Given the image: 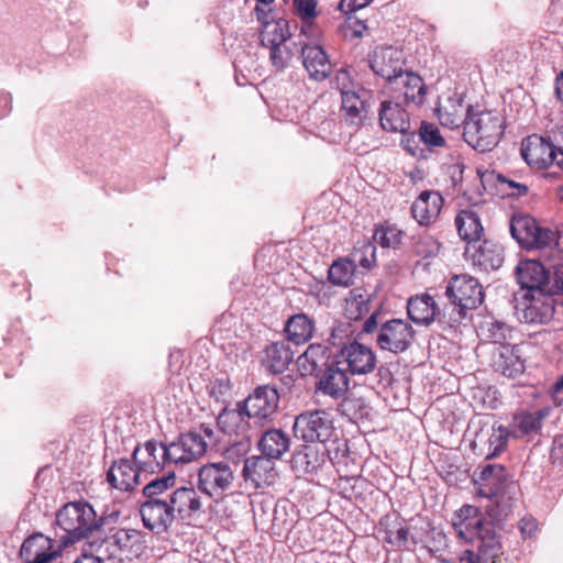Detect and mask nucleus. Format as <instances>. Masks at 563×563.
<instances>
[{
  "instance_id": "nucleus-1",
  "label": "nucleus",
  "mask_w": 563,
  "mask_h": 563,
  "mask_svg": "<svg viewBox=\"0 0 563 563\" xmlns=\"http://www.w3.org/2000/svg\"><path fill=\"white\" fill-rule=\"evenodd\" d=\"M118 517L117 512L97 517L92 506L87 501L66 504L56 515L57 525L67 533L63 542L75 543L85 539L111 522Z\"/></svg>"
},
{
  "instance_id": "nucleus-2",
  "label": "nucleus",
  "mask_w": 563,
  "mask_h": 563,
  "mask_svg": "<svg viewBox=\"0 0 563 563\" xmlns=\"http://www.w3.org/2000/svg\"><path fill=\"white\" fill-rule=\"evenodd\" d=\"M445 296L449 303L443 308V317H448L450 327L459 324L467 310L476 309L484 301L482 285L467 274L453 276L445 287Z\"/></svg>"
},
{
  "instance_id": "nucleus-3",
  "label": "nucleus",
  "mask_w": 563,
  "mask_h": 563,
  "mask_svg": "<svg viewBox=\"0 0 563 563\" xmlns=\"http://www.w3.org/2000/svg\"><path fill=\"white\" fill-rule=\"evenodd\" d=\"M504 132V120L492 110H477L468 106V120L465 122L463 137L465 142L479 152L494 148Z\"/></svg>"
},
{
  "instance_id": "nucleus-4",
  "label": "nucleus",
  "mask_w": 563,
  "mask_h": 563,
  "mask_svg": "<svg viewBox=\"0 0 563 563\" xmlns=\"http://www.w3.org/2000/svg\"><path fill=\"white\" fill-rule=\"evenodd\" d=\"M247 419L246 411L240 407V402L236 404L234 409L224 408L217 418V426L225 434H235L240 437L235 443H233L227 450V456L240 454L245 455L251 448V438L254 435L250 431V421Z\"/></svg>"
},
{
  "instance_id": "nucleus-5",
  "label": "nucleus",
  "mask_w": 563,
  "mask_h": 563,
  "mask_svg": "<svg viewBox=\"0 0 563 563\" xmlns=\"http://www.w3.org/2000/svg\"><path fill=\"white\" fill-rule=\"evenodd\" d=\"M144 550L141 532L134 529H119L107 536L99 552L108 560L119 563L139 558Z\"/></svg>"
},
{
  "instance_id": "nucleus-6",
  "label": "nucleus",
  "mask_w": 563,
  "mask_h": 563,
  "mask_svg": "<svg viewBox=\"0 0 563 563\" xmlns=\"http://www.w3.org/2000/svg\"><path fill=\"white\" fill-rule=\"evenodd\" d=\"M235 471L225 461L210 462L198 471L197 487L210 498H222L233 487Z\"/></svg>"
},
{
  "instance_id": "nucleus-7",
  "label": "nucleus",
  "mask_w": 563,
  "mask_h": 563,
  "mask_svg": "<svg viewBox=\"0 0 563 563\" xmlns=\"http://www.w3.org/2000/svg\"><path fill=\"white\" fill-rule=\"evenodd\" d=\"M294 433L307 443H325L334 433L333 419L325 410L301 412L295 419Z\"/></svg>"
},
{
  "instance_id": "nucleus-8",
  "label": "nucleus",
  "mask_w": 563,
  "mask_h": 563,
  "mask_svg": "<svg viewBox=\"0 0 563 563\" xmlns=\"http://www.w3.org/2000/svg\"><path fill=\"white\" fill-rule=\"evenodd\" d=\"M511 236L521 247L545 249L553 239V231L542 227L527 213H516L510 220Z\"/></svg>"
},
{
  "instance_id": "nucleus-9",
  "label": "nucleus",
  "mask_w": 563,
  "mask_h": 563,
  "mask_svg": "<svg viewBox=\"0 0 563 563\" xmlns=\"http://www.w3.org/2000/svg\"><path fill=\"white\" fill-rule=\"evenodd\" d=\"M415 338L416 331L409 322L394 318L379 325L375 342L382 351L400 354L410 349Z\"/></svg>"
},
{
  "instance_id": "nucleus-10",
  "label": "nucleus",
  "mask_w": 563,
  "mask_h": 563,
  "mask_svg": "<svg viewBox=\"0 0 563 563\" xmlns=\"http://www.w3.org/2000/svg\"><path fill=\"white\" fill-rule=\"evenodd\" d=\"M453 529L456 536L466 542L482 539L486 529L493 532V536H501L496 525L490 519L482 517L479 509L472 505H464L456 511Z\"/></svg>"
},
{
  "instance_id": "nucleus-11",
  "label": "nucleus",
  "mask_w": 563,
  "mask_h": 563,
  "mask_svg": "<svg viewBox=\"0 0 563 563\" xmlns=\"http://www.w3.org/2000/svg\"><path fill=\"white\" fill-rule=\"evenodd\" d=\"M208 449V443L197 431L183 433L167 446L162 448V457L174 464H187L202 457Z\"/></svg>"
},
{
  "instance_id": "nucleus-12",
  "label": "nucleus",
  "mask_w": 563,
  "mask_h": 563,
  "mask_svg": "<svg viewBox=\"0 0 563 563\" xmlns=\"http://www.w3.org/2000/svg\"><path fill=\"white\" fill-rule=\"evenodd\" d=\"M368 65L389 86L401 79V74L406 70L402 53L391 46L375 48L369 55Z\"/></svg>"
},
{
  "instance_id": "nucleus-13",
  "label": "nucleus",
  "mask_w": 563,
  "mask_h": 563,
  "mask_svg": "<svg viewBox=\"0 0 563 563\" xmlns=\"http://www.w3.org/2000/svg\"><path fill=\"white\" fill-rule=\"evenodd\" d=\"M140 515L143 526L155 534L167 532L176 520L168 499L146 498Z\"/></svg>"
},
{
  "instance_id": "nucleus-14",
  "label": "nucleus",
  "mask_w": 563,
  "mask_h": 563,
  "mask_svg": "<svg viewBox=\"0 0 563 563\" xmlns=\"http://www.w3.org/2000/svg\"><path fill=\"white\" fill-rule=\"evenodd\" d=\"M554 142L533 134L522 140L521 156L533 168L542 169L555 164L559 167V155Z\"/></svg>"
},
{
  "instance_id": "nucleus-15",
  "label": "nucleus",
  "mask_w": 563,
  "mask_h": 563,
  "mask_svg": "<svg viewBox=\"0 0 563 563\" xmlns=\"http://www.w3.org/2000/svg\"><path fill=\"white\" fill-rule=\"evenodd\" d=\"M279 394L275 386H257L249 397L240 401V407L246 411L247 419H267L278 408Z\"/></svg>"
},
{
  "instance_id": "nucleus-16",
  "label": "nucleus",
  "mask_w": 563,
  "mask_h": 563,
  "mask_svg": "<svg viewBox=\"0 0 563 563\" xmlns=\"http://www.w3.org/2000/svg\"><path fill=\"white\" fill-rule=\"evenodd\" d=\"M550 271L538 260L520 261L516 268V278L523 294L549 292Z\"/></svg>"
},
{
  "instance_id": "nucleus-17",
  "label": "nucleus",
  "mask_w": 563,
  "mask_h": 563,
  "mask_svg": "<svg viewBox=\"0 0 563 563\" xmlns=\"http://www.w3.org/2000/svg\"><path fill=\"white\" fill-rule=\"evenodd\" d=\"M483 533L482 539H475L476 551L464 550L457 563H501L504 556L501 536H493V532L487 529Z\"/></svg>"
},
{
  "instance_id": "nucleus-18",
  "label": "nucleus",
  "mask_w": 563,
  "mask_h": 563,
  "mask_svg": "<svg viewBox=\"0 0 563 563\" xmlns=\"http://www.w3.org/2000/svg\"><path fill=\"white\" fill-rule=\"evenodd\" d=\"M490 366L508 378H515L525 371L522 347L518 344H500L490 349Z\"/></svg>"
},
{
  "instance_id": "nucleus-19",
  "label": "nucleus",
  "mask_w": 563,
  "mask_h": 563,
  "mask_svg": "<svg viewBox=\"0 0 563 563\" xmlns=\"http://www.w3.org/2000/svg\"><path fill=\"white\" fill-rule=\"evenodd\" d=\"M525 302L521 319L527 323L545 324L552 320L555 311V299L550 292L522 294Z\"/></svg>"
},
{
  "instance_id": "nucleus-20",
  "label": "nucleus",
  "mask_w": 563,
  "mask_h": 563,
  "mask_svg": "<svg viewBox=\"0 0 563 563\" xmlns=\"http://www.w3.org/2000/svg\"><path fill=\"white\" fill-rule=\"evenodd\" d=\"M294 46H299V52L302 59V65L308 71L310 78L322 81L331 74L332 65L329 60L328 54L319 45H310L302 41L294 42Z\"/></svg>"
},
{
  "instance_id": "nucleus-21",
  "label": "nucleus",
  "mask_w": 563,
  "mask_h": 563,
  "mask_svg": "<svg viewBox=\"0 0 563 563\" xmlns=\"http://www.w3.org/2000/svg\"><path fill=\"white\" fill-rule=\"evenodd\" d=\"M407 313L409 319L418 325L429 327L435 320L448 324V317H443V309L441 310L433 297L428 294L410 298L407 303Z\"/></svg>"
},
{
  "instance_id": "nucleus-22",
  "label": "nucleus",
  "mask_w": 563,
  "mask_h": 563,
  "mask_svg": "<svg viewBox=\"0 0 563 563\" xmlns=\"http://www.w3.org/2000/svg\"><path fill=\"white\" fill-rule=\"evenodd\" d=\"M368 91L364 88H357L356 91L345 92L341 97V115L344 122L355 129L363 125L369 111L367 99Z\"/></svg>"
},
{
  "instance_id": "nucleus-23",
  "label": "nucleus",
  "mask_w": 563,
  "mask_h": 563,
  "mask_svg": "<svg viewBox=\"0 0 563 563\" xmlns=\"http://www.w3.org/2000/svg\"><path fill=\"white\" fill-rule=\"evenodd\" d=\"M53 544L54 540L43 533H33L23 541L20 556L24 563H49L58 555Z\"/></svg>"
},
{
  "instance_id": "nucleus-24",
  "label": "nucleus",
  "mask_w": 563,
  "mask_h": 563,
  "mask_svg": "<svg viewBox=\"0 0 563 563\" xmlns=\"http://www.w3.org/2000/svg\"><path fill=\"white\" fill-rule=\"evenodd\" d=\"M318 375L316 384L317 393L329 396L332 399L343 398L349 390V377L338 363H331Z\"/></svg>"
},
{
  "instance_id": "nucleus-25",
  "label": "nucleus",
  "mask_w": 563,
  "mask_h": 563,
  "mask_svg": "<svg viewBox=\"0 0 563 563\" xmlns=\"http://www.w3.org/2000/svg\"><path fill=\"white\" fill-rule=\"evenodd\" d=\"M170 503L175 519L181 521L195 518L201 510L202 503L198 492L194 487H179L169 493Z\"/></svg>"
},
{
  "instance_id": "nucleus-26",
  "label": "nucleus",
  "mask_w": 563,
  "mask_h": 563,
  "mask_svg": "<svg viewBox=\"0 0 563 563\" xmlns=\"http://www.w3.org/2000/svg\"><path fill=\"white\" fill-rule=\"evenodd\" d=\"M472 250L473 265L481 271H497L504 263V249L496 242L484 240L477 244L468 245L466 253H471Z\"/></svg>"
},
{
  "instance_id": "nucleus-27",
  "label": "nucleus",
  "mask_w": 563,
  "mask_h": 563,
  "mask_svg": "<svg viewBox=\"0 0 563 563\" xmlns=\"http://www.w3.org/2000/svg\"><path fill=\"white\" fill-rule=\"evenodd\" d=\"M256 18L263 24L261 32V43L263 46L272 47L290 40V23L285 19H278L276 21H268L271 14H267L265 9L260 5L254 8Z\"/></svg>"
},
{
  "instance_id": "nucleus-28",
  "label": "nucleus",
  "mask_w": 563,
  "mask_h": 563,
  "mask_svg": "<svg viewBox=\"0 0 563 563\" xmlns=\"http://www.w3.org/2000/svg\"><path fill=\"white\" fill-rule=\"evenodd\" d=\"M342 355L352 375H365L376 367V355L369 346L356 341L342 349Z\"/></svg>"
},
{
  "instance_id": "nucleus-29",
  "label": "nucleus",
  "mask_w": 563,
  "mask_h": 563,
  "mask_svg": "<svg viewBox=\"0 0 563 563\" xmlns=\"http://www.w3.org/2000/svg\"><path fill=\"white\" fill-rule=\"evenodd\" d=\"M272 459L251 456L244 460L242 476L251 482L255 488L272 485L275 482L276 471Z\"/></svg>"
},
{
  "instance_id": "nucleus-30",
  "label": "nucleus",
  "mask_w": 563,
  "mask_h": 563,
  "mask_svg": "<svg viewBox=\"0 0 563 563\" xmlns=\"http://www.w3.org/2000/svg\"><path fill=\"white\" fill-rule=\"evenodd\" d=\"M142 472L133 461L121 459L110 466L107 473L108 483L115 489L122 492L133 490L139 484Z\"/></svg>"
},
{
  "instance_id": "nucleus-31",
  "label": "nucleus",
  "mask_w": 563,
  "mask_h": 563,
  "mask_svg": "<svg viewBox=\"0 0 563 563\" xmlns=\"http://www.w3.org/2000/svg\"><path fill=\"white\" fill-rule=\"evenodd\" d=\"M165 446L155 440H148L133 450L132 460L142 473L153 474L163 468L169 460L162 457V448Z\"/></svg>"
},
{
  "instance_id": "nucleus-32",
  "label": "nucleus",
  "mask_w": 563,
  "mask_h": 563,
  "mask_svg": "<svg viewBox=\"0 0 563 563\" xmlns=\"http://www.w3.org/2000/svg\"><path fill=\"white\" fill-rule=\"evenodd\" d=\"M550 407L529 412L521 411L512 417L510 429L514 438H533L540 433L543 420L550 416Z\"/></svg>"
},
{
  "instance_id": "nucleus-33",
  "label": "nucleus",
  "mask_w": 563,
  "mask_h": 563,
  "mask_svg": "<svg viewBox=\"0 0 563 563\" xmlns=\"http://www.w3.org/2000/svg\"><path fill=\"white\" fill-rule=\"evenodd\" d=\"M255 435L258 438L257 448L265 457L279 460L290 449V437L282 429L269 428Z\"/></svg>"
},
{
  "instance_id": "nucleus-34",
  "label": "nucleus",
  "mask_w": 563,
  "mask_h": 563,
  "mask_svg": "<svg viewBox=\"0 0 563 563\" xmlns=\"http://www.w3.org/2000/svg\"><path fill=\"white\" fill-rule=\"evenodd\" d=\"M479 468V482L485 495L488 497L504 495L511 483L506 467L501 464H486Z\"/></svg>"
},
{
  "instance_id": "nucleus-35",
  "label": "nucleus",
  "mask_w": 563,
  "mask_h": 563,
  "mask_svg": "<svg viewBox=\"0 0 563 563\" xmlns=\"http://www.w3.org/2000/svg\"><path fill=\"white\" fill-rule=\"evenodd\" d=\"M443 206V198L438 191H422L411 206V214L420 225L433 222Z\"/></svg>"
},
{
  "instance_id": "nucleus-36",
  "label": "nucleus",
  "mask_w": 563,
  "mask_h": 563,
  "mask_svg": "<svg viewBox=\"0 0 563 563\" xmlns=\"http://www.w3.org/2000/svg\"><path fill=\"white\" fill-rule=\"evenodd\" d=\"M379 123L383 130L404 133L410 129L408 113L399 102L383 100L378 110Z\"/></svg>"
},
{
  "instance_id": "nucleus-37",
  "label": "nucleus",
  "mask_w": 563,
  "mask_h": 563,
  "mask_svg": "<svg viewBox=\"0 0 563 563\" xmlns=\"http://www.w3.org/2000/svg\"><path fill=\"white\" fill-rule=\"evenodd\" d=\"M390 88L399 91L406 103L416 106L423 103L427 93L423 79L418 74L407 69L401 74V79L390 85Z\"/></svg>"
},
{
  "instance_id": "nucleus-38",
  "label": "nucleus",
  "mask_w": 563,
  "mask_h": 563,
  "mask_svg": "<svg viewBox=\"0 0 563 563\" xmlns=\"http://www.w3.org/2000/svg\"><path fill=\"white\" fill-rule=\"evenodd\" d=\"M384 531V541L397 550L408 549L411 538L406 521L399 516H385L379 521Z\"/></svg>"
},
{
  "instance_id": "nucleus-39",
  "label": "nucleus",
  "mask_w": 563,
  "mask_h": 563,
  "mask_svg": "<svg viewBox=\"0 0 563 563\" xmlns=\"http://www.w3.org/2000/svg\"><path fill=\"white\" fill-rule=\"evenodd\" d=\"M331 351L321 343L310 344L303 354L298 357L299 368L303 375H319L329 366Z\"/></svg>"
},
{
  "instance_id": "nucleus-40",
  "label": "nucleus",
  "mask_w": 563,
  "mask_h": 563,
  "mask_svg": "<svg viewBox=\"0 0 563 563\" xmlns=\"http://www.w3.org/2000/svg\"><path fill=\"white\" fill-rule=\"evenodd\" d=\"M468 106H464L463 99L459 96L450 97L444 104L437 108L438 119L442 125L450 129H456L468 120Z\"/></svg>"
},
{
  "instance_id": "nucleus-41",
  "label": "nucleus",
  "mask_w": 563,
  "mask_h": 563,
  "mask_svg": "<svg viewBox=\"0 0 563 563\" xmlns=\"http://www.w3.org/2000/svg\"><path fill=\"white\" fill-rule=\"evenodd\" d=\"M264 354L263 363L274 374L283 373L294 357L287 341L273 342L265 349Z\"/></svg>"
},
{
  "instance_id": "nucleus-42",
  "label": "nucleus",
  "mask_w": 563,
  "mask_h": 563,
  "mask_svg": "<svg viewBox=\"0 0 563 563\" xmlns=\"http://www.w3.org/2000/svg\"><path fill=\"white\" fill-rule=\"evenodd\" d=\"M314 322L306 313L290 317L285 325L287 340L299 345L308 342L313 334Z\"/></svg>"
},
{
  "instance_id": "nucleus-43",
  "label": "nucleus",
  "mask_w": 563,
  "mask_h": 563,
  "mask_svg": "<svg viewBox=\"0 0 563 563\" xmlns=\"http://www.w3.org/2000/svg\"><path fill=\"white\" fill-rule=\"evenodd\" d=\"M459 235L468 245L477 244L483 234V225L479 217L471 210H462L455 218Z\"/></svg>"
},
{
  "instance_id": "nucleus-44",
  "label": "nucleus",
  "mask_w": 563,
  "mask_h": 563,
  "mask_svg": "<svg viewBox=\"0 0 563 563\" xmlns=\"http://www.w3.org/2000/svg\"><path fill=\"white\" fill-rule=\"evenodd\" d=\"M325 463V451L316 446L305 445L292 456V466L298 472L316 473Z\"/></svg>"
},
{
  "instance_id": "nucleus-45",
  "label": "nucleus",
  "mask_w": 563,
  "mask_h": 563,
  "mask_svg": "<svg viewBox=\"0 0 563 563\" xmlns=\"http://www.w3.org/2000/svg\"><path fill=\"white\" fill-rule=\"evenodd\" d=\"M317 0H294V8L297 16L301 20V34L308 38L318 36L319 31L313 25L318 16Z\"/></svg>"
},
{
  "instance_id": "nucleus-46",
  "label": "nucleus",
  "mask_w": 563,
  "mask_h": 563,
  "mask_svg": "<svg viewBox=\"0 0 563 563\" xmlns=\"http://www.w3.org/2000/svg\"><path fill=\"white\" fill-rule=\"evenodd\" d=\"M371 296L360 289L355 288L350 291L346 298L345 313L351 320H358L371 312Z\"/></svg>"
},
{
  "instance_id": "nucleus-47",
  "label": "nucleus",
  "mask_w": 563,
  "mask_h": 563,
  "mask_svg": "<svg viewBox=\"0 0 563 563\" xmlns=\"http://www.w3.org/2000/svg\"><path fill=\"white\" fill-rule=\"evenodd\" d=\"M339 411L350 421L357 422L369 418L372 408L365 399L355 396H347L339 405Z\"/></svg>"
},
{
  "instance_id": "nucleus-48",
  "label": "nucleus",
  "mask_w": 563,
  "mask_h": 563,
  "mask_svg": "<svg viewBox=\"0 0 563 563\" xmlns=\"http://www.w3.org/2000/svg\"><path fill=\"white\" fill-rule=\"evenodd\" d=\"M355 265L350 258L334 261L328 269V279L334 286L347 287L353 283Z\"/></svg>"
},
{
  "instance_id": "nucleus-49",
  "label": "nucleus",
  "mask_w": 563,
  "mask_h": 563,
  "mask_svg": "<svg viewBox=\"0 0 563 563\" xmlns=\"http://www.w3.org/2000/svg\"><path fill=\"white\" fill-rule=\"evenodd\" d=\"M512 435L511 429L501 424H494L488 432L486 441L488 451L485 455L486 460L495 459L506 451L508 441Z\"/></svg>"
},
{
  "instance_id": "nucleus-50",
  "label": "nucleus",
  "mask_w": 563,
  "mask_h": 563,
  "mask_svg": "<svg viewBox=\"0 0 563 563\" xmlns=\"http://www.w3.org/2000/svg\"><path fill=\"white\" fill-rule=\"evenodd\" d=\"M176 485V476L174 472H168L167 474L156 477L146 484L143 488V495L145 498H159V499H168L169 493L168 489L174 488Z\"/></svg>"
},
{
  "instance_id": "nucleus-51",
  "label": "nucleus",
  "mask_w": 563,
  "mask_h": 563,
  "mask_svg": "<svg viewBox=\"0 0 563 563\" xmlns=\"http://www.w3.org/2000/svg\"><path fill=\"white\" fill-rule=\"evenodd\" d=\"M375 244L364 240L354 247L350 261H353L355 266L358 264L361 267L369 269L375 264Z\"/></svg>"
},
{
  "instance_id": "nucleus-52",
  "label": "nucleus",
  "mask_w": 563,
  "mask_h": 563,
  "mask_svg": "<svg viewBox=\"0 0 563 563\" xmlns=\"http://www.w3.org/2000/svg\"><path fill=\"white\" fill-rule=\"evenodd\" d=\"M298 47L299 46H294V48H291L289 46L288 42H284L283 44H278V45L268 47L269 48V59H271L273 66L277 70H284L286 67H288L292 57L296 54H299V52H297Z\"/></svg>"
},
{
  "instance_id": "nucleus-53",
  "label": "nucleus",
  "mask_w": 563,
  "mask_h": 563,
  "mask_svg": "<svg viewBox=\"0 0 563 563\" xmlns=\"http://www.w3.org/2000/svg\"><path fill=\"white\" fill-rule=\"evenodd\" d=\"M373 239L375 243L379 244L382 247H396L400 244L401 232L395 227L380 225L375 229Z\"/></svg>"
},
{
  "instance_id": "nucleus-54",
  "label": "nucleus",
  "mask_w": 563,
  "mask_h": 563,
  "mask_svg": "<svg viewBox=\"0 0 563 563\" xmlns=\"http://www.w3.org/2000/svg\"><path fill=\"white\" fill-rule=\"evenodd\" d=\"M419 140L428 147H442L445 145V140L441 135L439 128L430 122H421Z\"/></svg>"
},
{
  "instance_id": "nucleus-55",
  "label": "nucleus",
  "mask_w": 563,
  "mask_h": 563,
  "mask_svg": "<svg viewBox=\"0 0 563 563\" xmlns=\"http://www.w3.org/2000/svg\"><path fill=\"white\" fill-rule=\"evenodd\" d=\"M488 338L493 341L492 346L507 344L506 341L511 339L512 328L501 321H494L488 324Z\"/></svg>"
},
{
  "instance_id": "nucleus-56",
  "label": "nucleus",
  "mask_w": 563,
  "mask_h": 563,
  "mask_svg": "<svg viewBox=\"0 0 563 563\" xmlns=\"http://www.w3.org/2000/svg\"><path fill=\"white\" fill-rule=\"evenodd\" d=\"M333 87L340 92L341 97L345 96V92H353L357 88H362L360 84L352 79L350 71L345 68H341L335 73Z\"/></svg>"
},
{
  "instance_id": "nucleus-57",
  "label": "nucleus",
  "mask_w": 563,
  "mask_h": 563,
  "mask_svg": "<svg viewBox=\"0 0 563 563\" xmlns=\"http://www.w3.org/2000/svg\"><path fill=\"white\" fill-rule=\"evenodd\" d=\"M400 141L401 147L411 156L418 158H427V150L419 146V135L417 136L415 133H409L405 131Z\"/></svg>"
},
{
  "instance_id": "nucleus-58",
  "label": "nucleus",
  "mask_w": 563,
  "mask_h": 563,
  "mask_svg": "<svg viewBox=\"0 0 563 563\" xmlns=\"http://www.w3.org/2000/svg\"><path fill=\"white\" fill-rule=\"evenodd\" d=\"M496 180L499 185L507 186V188H506L508 190L507 195L511 196V197H516V198L522 197V196L527 195V192L529 190L527 185L517 183L503 174H497Z\"/></svg>"
},
{
  "instance_id": "nucleus-59",
  "label": "nucleus",
  "mask_w": 563,
  "mask_h": 563,
  "mask_svg": "<svg viewBox=\"0 0 563 563\" xmlns=\"http://www.w3.org/2000/svg\"><path fill=\"white\" fill-rule=\"evenodd\" d=\"M548 289L553 296L563 292V264L555 265L553 273L550 272Z\"/></svg>"
},
{
  "instance_id": "nucleus-60",
  "label": "nucleus",
  "mask_w": 563,
  "mask_h": 563,
  "mask_svg": "<svg viewBox=\"0 0 563 563\" xmlns=\"http://www.w3.org/2000/svg\"><path fill=\"white\" fill-rule=\"evenodd\" d=\"M519 529L523 539L532 538L538 531V521L532 516H526L519 521Z\"/></svg>"
},
{
  "instance_id": "nucleus-61",
  "label": "nucleus",
  "mask_w": 563,
  "mask_h": 563,
  "mask_svg": "<svg viewBox=\"0 0 563 563\" xmlns=\"http://www.w3.org/2000/svg\"><path fill=\"white\" fill-rule=\"evenodd\" d=\"M371 1L372 0H341L339 3V9L344 14H349L365 8L369 4Z\"/></svg>"
},
{
  "instance_id": "nucleus-62",
  "label": "nucleus",
  "mask_w": 563,
  "mask_h": 563,
  "mask_svg": "<svg viewBox=\"0 0 563 563\" xmlns=\"http://www.w3.org/2000/svg\"><path fill=\"white\" fill-rule=\"evenodd\" d=\"M550 457L552 459L553 463L563 462V433L554 437Z\"/></svg>"
},
{
  "instance_id": "nucleus-63",
  "label": "nucleus",
  "mask_w": 563,
  "mask_h": 563,
  "mask_svg": "<svg viewBox=\"0 0 563 563\" xmlns=\"http://www.w3.org/2000/svg\"><path fill=\"white\" fill-rule=\"evenodd\" d=\"M553 142L559 152V168L563 169V124L553 131Z\"/></svg>"
},
{
  "instance_id": "nucleus-64",
  "label": "nucleus",
  "mask_w": 563,
  "mask_h": 563,
  "mask_svg": "<svg viewBox=\"0 0 563 563\" xmlns=\"http://www.w3.org/2000/svg\"><path fill=\"white\" fill-rule=\"evenodd\" d=\"M550 394L554 405L563 407V376L551 387Z\"/></svg>"
}]
</instances>
